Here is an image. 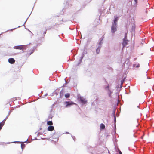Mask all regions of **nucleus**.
I'll list each match as a JSON object with an SVG mask.
<instances>
[{
  "instance_id": "f257e3e1",
  "label": "nucleus",
  "mask_w": 154,
  "mask_h": 154,
  "mask_svg": "<svg viewBox=\"0 0 154 154\" xmlns=\"http://www.w3.org/2000/svg\"><path fill=\"white\" fill-rule=\"evenodd\" d=\"M14 48L15 49H19L23 51L26 49L24 45L16 46H14Z\"/></svg>"
},
{
  "instance_id": "f03ea898",
  "label": "nucleus",
  "mask_w": 154,
  "mask_h": 154,
  "mask_svg": "<svg viewBox=\"0 0 154 154\" xmlns=\"http://www.w3.org/2000/svg\"><path fill=\"white\" fill-rule=\"evenodd\" d=\"M78 99L83 104H85L87 103V101L83 97H78Z\"/></svg>"
},
{
  "instance_id": "7ed1b4c3",
  "label": "nucleus",
  "mask_w": 154,
  "mask_h": 154,
  "mask_svg": "<svg viewBox=\"0 0 154 154\" xmlns=\"http://www.w3.org/2000/svg\"><path fill=\"white\" fill-rule=\"evenodd\" d=\"M117 25L112 24L111 27V32L112 33H114L117 31Z\"/></svg>"
},
{
  "instance_id": "20e7f679",
  "label": "nucleus",
  "mask_w": 154,
  "mask_h": 154,
  "mask_svg": "<svg viewBox=\"0 0 154 154\" xmlns=\"http://www.w3.org/2000/svg\"><path fill=\"white\" fill-rule=\"evenodd\" d=\"M65 103L66 104V105L65 106V107L66 108L70 106L75 104V103L72 101H66L65 102Z\"/></svg>"
},
{
  "instance_id": "39448f33",
  "label": "nucleus",
  "mask_w": 154,
  "mask_h": 154,
  "mask_svg": "<svg viewBox=\"0 0 154 154\" xmlns=\"http://www.w3.org/2000/svg\"><path fill=\"white\" fill-rule=\"evenodd\" d=\"M8 61L11 64H14L15 62V60L13 58H10L8 59Z\"/></svg>"
},
{
  "instance_id": "423d86ee",
  "label": "nucleus",
  "mask_w": 154,
  "mask_h": 154,
  "mask_svg": "<svg viewBox=\"0 0 154 154\" xmlns=\"http://www.w3.org/2000/svg\"><path fill=\"white\" fill-rule=\"evenodd\" d=\"M48 130L49 131H52L54 129V127L53 126H48Z\"/></svg>"
},
{
  "instance_id": "0eeeda50",
  "label": "nucleus",
  "mask_w": 154,
  "mask_h": 154,
  "mask_svg": "<svg viewBox=\"0 0 154 154\" xmlns=\"http://www.w3.org/2000/svg\"><path fill=\"white\" fill-rule=\"evenodd\" d=\"M118 19V17H116L115 18V19L114 20V23L112 24L115 25H117V21Z\"/></svg>"
},
{
  "instance_id": "6e6552de",
  "label": "nucleus",
  "mask_w": 154,
  "mask_h": 154,
  "mask_svg": "<svg viewBox=\"0 0 154 154\" xmlns=\"http://www.w3.org/2000/svg\"><path fill=\"white\" fill-rule=\"evenodd\" d=\"M47 124L48 125H53V122L52 121H48L47 122Z\"/></svg>"
},
{
  "instance_id": "1a4fd4ad",
  "label": "nucleus",
  "mask_w": 154,
  "mask_h": 154,
  "mask_svg": "<svg viewBox=\"0 0 154 154\" xmlns=\"http://www.w3.org/2000/svg\"><path fill=\"white\" fill-rule=\"evenodd\" d=\"M100 128L102 129H104L105 128L104 125L102 123L100 124Z\"/></svg>"
},
{
  "instance_id": "9d476101",
  "label": "nucleus",
  "mask_w": 154,
  "mask_h": 154,
  "mask_svg": "<svg viewBox=\"0 0 154 154\" xmlns=\"http://www.w3.org/2000/svg\"><path fill=\"white\" fill-rule=\"evenodd\" d=\"M100 49V47H98L96 49V51L97 54L99 53Z\"/></svg>"
},
{
  "instance_id": "9b49d317",
  "label": "nucleus",
  "mask_w": 154,
  "mask_h": 154,
  "mask_svg": "<svg viewBox=\"0 0 154 154\" xmlns=\"http://www.w3.org/2000/svg\"><path fill=\"white\" fill-rule=\"evenodd\" d=\"M65 96L66 98H69L70 97V94L69 93H67L65 95Z\"/></svg>"
},
{
  "instance_id": "f8f14e48",
  "label": "nucleus",
  "mask_w": 154,
  "mask_h": 154,
  "mask_svg": "<svg viewBox=\"0 0 154 154\" xmlns=\"http://www.w3.org/2000/svg\"><path fill=\"white\" fill-rule=\"evenodd\" d=\"M7 118H8V117L7 116L6 117V118L5 119H4L1 122H0V123H1L2 124H3L4 125V124L5 122L6 121V120Z\"/></svg>"
},
{
  "instance_id": "ddd939ff",
  "label": "nucleus",
  "mask_w": 154,
  "mask_h": 154,
  "mask_svg": "<svg viewBox=\"0 0 154 154\" xmlns=\"http://www.w3.org/2000/svg\"><path fill=\"white\" fill-rule=\"evenodd\" d=\"M127 44V43L126 41H124L122 43L123 45V47H124Z\"/></svg>"
},
{
  "instance_id": "4468645a",
  "label": "nucleus",
  "mask_w": 154,
  "mask_h": 154,
  "mask_svg": "<svg viewBox=\"0 0 154 154\" xmlns=\"http://www.w3.org/2000/svg\"><path fill=\"white\" fill-rule=\"evenodd\" d=\"M3 126V124H2L1 123H0V130L1 129Z\"/></svg>"
},
{
  "instance_id": "2eb2a0df",
  "label": "nucleus",
  "mask_w": 154,
  "mask_h": 154,
  "mask_svg": "<svg viewBox=\"0 0 154 154\" xmlns=\"http://www.w3.org/2000/svg\"><path fill=\"white\" fill-rule=\"evenodd\" d=\"M124 79H125V78ZM124 81V80H122L121 81V85L122 86V85L123 84Z\"/></svg>"
},
{
  "instance_id": "dca6fc26",
  "label": "nucleus",
  "mask_w": 154,
  "mask_h": 154,
  "mask_svg": "<svg viewBox=\"0 0 154 154\" xmlns=\"http://www.w3.org/2000/svg\"><path fill=\"white\" fill-rule=\"evenodd\" d=\"M106 89H107L108 90H109V86L108 85L106 87Z\"/></svg>"
},
{
  "instance_id": "f3484780",
  "label": "nucleus",
  "mask_w": 154,
  "mask_h": 154,
  "mask_svg": "<svg viewBox=\"0 0 154 154\" xmlns=\"http://www.w3.org/2000/svg\"><path fill=\"white\" fill-rule=\"evenodd\" d=\"M134 0L136 4H137V0Z\"/></svg>"
},
{
  "instance_id": "a211bd4d",
  "label": "nucleus",
  "mask_w": 154,
  "mask_h": 154,
  "mask_svg": "<svg viewBox=\"0 0 154 154\" xmlns=\"http://www.w3.org/2000/svg\"><path fill=\"white\" fill-rule=\"evenodd\" d=\"M46 33V30L44 32H43V34L44 35H45Z\"/></svg>"
},
{
  "instance_id": "6ab92c4d",
  "label": "nucleus",
  "mask_w": 154,
  "mask_h": 154,
  "mask_svg": "<svg viewBox=\"0 0 154 154\" xmlns=\"http://www.w3.org/2000/svg\"><path fill=\"white\" fill-rule=\"evenodd\" d=\"M140 66V65L139 64H138V65H137L136 66V67H139Z\"/></svg>"
},
{
  "instance_id": "aec40b11",
  "label": "nucleus",
  "mask_w": 154,
  "mask_h": 154,
  "mask_svg": "<svg viewBox=\"0 0 154 154\" xmlns=\"http://www.w3.org/2000/svg\"><path fill=\"white\" fill-rule=\"evenodd\" d=\"M119 154H122V152H121V151H119Z\"/></svg>"
},
{
  "instance_id": "412c9836",
  "label": "nucleus",
  "mask_w": 154,
  "mask_h": 154,
  "mask_svg": "<svg viewBox=\"0 0 154 154\" xmlns=\"http://www.w3.org/2000/svg\"><path fill=\"white\" fill-rule=\"evenodd\" d=\"M133 28H135V25H134V26H133Z\"/></svg>"
},
{
  "instance_id": "4be33fe9",
  "label": "nucleus",
  "mask_w": 154,
  "mask_h": 154,
  "mask_svg": "<svg viewBox=\"0 0 154 154\" xmlns=\"http://www.w3.org/2000/svg\"><path fill=\"white\" fill-rule=\"evenodd\" d=\"M114 116V118H115V119H116V117L115 116Z\"/></svg>"
},
{
  "instance_id": "5701e85b",
  "label": "nucleus",
  "mask_w": 154,
  "mask_h": 154,
  "mask_svg": "<svg viewBox=\"0 0 154 154\" xmlns=\"http://www.w3.org/2000/svg\"><path fill=\"white\" fill-rule=\"evenodd\" d=\"M60 96L61 97V92L60 93Z\"/></svg>"
},
{
  "instance_id": "b1692460",
  "label": "nucleus",
  "mask_w": 154,
  "mask_h": 154,
  "mask_svg": "<svg viewBox=\"0 0 154 154\" xmlns=\"http://www.w3.org/2000/svg\"><path fill=\"white\" fill-rule=\"evenodd\" d=\"M101 42H100L99 43V44H100H100H101Z\"/></svg>"
},
{
  "instance_id": "393cba45",
  "label": "nucleus",
  "mask_w": 154,
  "mask_h": 154,
  "mask_svg": "<svg viewBox=\"0 0 154 154\" xmlns=\"http://www.w3.org/2000/svg\"><path fill=\"white\" fill-rule=\"evenodd\" d=\"M21 147H22V148H23L22 147V145H21Z\"/></svg>"
}]
</instances>
